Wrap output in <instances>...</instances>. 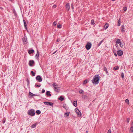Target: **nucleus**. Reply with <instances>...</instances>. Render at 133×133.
<instances>
[{
	"instance_id": "1",
	"label": "nucleus",
	"mask_w": 133,
	"mask_h": 133,
	"mask_svg": "<svg viewBox=\"0 0 133 133\" xmlns=\"http://www.w3.org/2000/svg\"><path fill=\"white\" fill-rule=\"evenodd\" d=\"M100 77L99 75H95L93 78L92 82L94 84L96 85L98 84L99 82Z\"/></svg>"
},
{
	"instance_id": "2",
	"label": "nucleus",
	"mask_w": 133,
	"mask_h": 133,
	"mask_svg": "<svg viewBox=\"0 0 133 133\" xmlns=\"http://www.w3.org/2000/svg\"><path fill=\"white\" fill-rule=\"evenodd\" d=\"M52 85L54 88V90L55 91L57 92H60L61 89L59 87H57L58 85L56 84L55 83L52 84Z\"/></svg>"
},
{
	"instance_id": "3",
	"label": "nucleus",
	"mask_w": 133,
	"mask_h": 133,
	"mask_svg": "<svg viewBox=\"0 0 133 133\" xmlns=\"http://www.w3.org/2000/svg\"><path fill=\"white\" fill-rule=\"evenodd\" d=\"M28 115L33 116L35 115V110L33 109H31L28 111Z\"/></svg>"
},
{
	"instance_id": "4",
	"label": "nucleus",
	"mask_w": 133,
	"mask_h": 133,
	"mask_svg": "<svg viewBox=\"0 0 133 133\" xmlns=\"http://www.w3.org/2000/svg\"><path fill=\"white\" fill-rule=\"evenodd\" d=\"M91 44L89 42H88L85 46V48L87 50L90 49L91 47Z\"/></svg>"
},
{
	"instance_id": "5",
	"label": "nucleus",
	"mask_w": 133,
	"mask_h": 133,
	"mask_svg": "<svg viewBox=\"0 0 133 133\" xmlns=\"http://www.w3.org/2000/svg\"><path fill=\"white\" fill-rule=\"evenodd\" d=\"M75 111L78 116H81V114L79 110L77 108L75 109Z\"/></svg>"
},
{
	"instance_id": "6",
	"label": "nucleus",
	"mask_w": 133,
	"mask_h": 133,
	"mask_svg": "<svg viewBox=\"0 0 133 133\" xmlns=\"http://www.w3.org/2000/svg\"><path fill=\"white\" fill-rule=\"evenodd\" d=\"M44 104L47 105H50L52 107H53V103L52 102H44Z\"/></svg>"
},
{
	"instance_id": "7",
	"label": "nucleus",
	"mask_w": 133,
	"mask_h": 133,
	"mask_svg": "<svg viewBox=\"0 0 133 133\" xmlns=\"http://www.w3.org/2000/svg\"><path fill=\"white\" fill-rule=\"evenodd\" d=\"M36 79L39 82H41L42 81V79L41 76L39 75L37 76L36 78Z\"/></svg>"
},
{
	"instance_id": "8",
	"label": "nucleus",
	"mask_w": 133,
	"mask_h": 133,
	"mask_svg": "<svg viewBox=\"0 0 133 133\" xmlns=\"http://www.w3.org/2000/svg\"><path fill=\"white\" fill-rule=\"evenodd\" d=\"M118 55L119 56H121L123 54V52L122 50H119L117 51Z\"/></svg>"
},
{
	"instance_id": "9",
	"label": "nucleus",
	"mask_w": 133,
	"mask_h": 133,
	"mask_svg": "<svg viewBox=\"0 0 133 133\" xmlns=\"http://www.w3.org/2000/svg\"><path fill=\"white\" fill-rule=\"evenodd\" d=\"M27 37L26 36H25L22 39L23 42L25 44L27 43Z\"/></svg>"
},
{
	"instance_id": "10",
	"label": "nucleus",
	"mask_w": 133,
	"mask_h": 133,
	"mask_svg": "<svg viewBox=\"0 0 133 133\" xmlns=\"http://www.w3.org/2000/svg\"><path fill=\"white\" fill-rule=\"evenodd\" d=\"M35 63L34 61L33 60H30L29 62V64L31 66H32V64Z\"/></svg>"
},
{
	"instance_id": "11",
	"label": "nucleus",
	"mask_w": 133,
	"mask_h": 133,
	"mask_svg": "<svg viewBox=\"0 0 133 133\" xmlns=\"http://www.w3.org/2000/svg\"><path fill=\"white\" fill-rule=\"evenodd\" d=\"M65 8L66 10L68 11L70 9V5L69 4V3H67L65 5Z\"/></svg>"
},
{
	"instance_id": "12",
	"label": "nucleus",
	"mask_w": 133,
	"mask_h": 133,
	"mask_svg": "<svg viewBox=\"0 0 133 133\" xmlns=\"http://www.w3.org/2000/svg\"><path fill=\"white\" fill-rule=\"evenodd\" d=\"M23 21L24 22V25L25 27V29L27 30V25L26 23V22L23 19Z\"/></svg>"
},
{
	"instance_id": "13",
	"label": "nucleus",
	"mask_w": 133,
	"mask_h": 133,
	"mask_svg": "<svg viewBox=\"0 0 133 133\" xmlns=\"http://www.w3.org/2000/svg\"><path fill=\"white\" fill-rule=\"evenodd\" d=\"M39 52L38 50H37V54L35 55V57L37 59H38L39 55Z\"/></svg>"
},
{
	"instance_id": "14",
	"label": "nucleus",
	"mask_w": 133,
	"mask_h": 133,
	"mask_svg": "<svg viewBox=\"0 0 133 133\" xmlns=\"http://www.w3.org/2000/svg\"><path fill=\"white\" fill-rule=\"evenodd\" d=\"M125 28L124 25H122L121 26V30L122 32H125Z\"/></svg>"
},
{
	"instance_id": "15",
	"label": "nucleus",
	"mask_w": 133,
	"mask_h": 133,
	"mask_svg": "<svg viewBox=\"0 0 133 133\" xmlns=\"http://www.w3.org/2000/svg\"><path fill=\"white\" fill-rule=\"evenodd\" d=\"M50 92L49 91H47L46 94V95L47 96L50 97L51 95Z\"/></svg>"
},
{
	"instance_id": "16",
	"label": "nucleus",
	"mask_w": 133,
	"mask_h": 133,
	"mask_svg": "<svg viewBox=\"0 0 133 133\" xmlns=\"http://www.w3.org/2000/svg\"><path fill=\"white\" fill-rule=\"evenodd\" d=\"M34 50L33 49L29 50L28 51V52L30 54H31L34 52Z\"/></svg>"
},
{
	"instance_id": "17",
	"label": "nucleus",
	"mask_w": 133,
	"mask_h": 133,
	"mask_svg": "<svg viewBox=\"0 0 133 133\" xmlns=\"http://www.w3.org/2000/svg\"><path fill=\"white\" fill-rule=\"evenodd\" d=\"M63 107L65 108L66 110H68L69 109V107H67L66 104H64L63 105Z\"/></svg>"
},
{
	"instance_id": "18",
	"label": "nucleus",
	"mask_w": 133,
	"mask_h": 133,
	"mask_svg": "<svg viewBox=\"0 0 133 133\" xmlns=\"http://www.w3.org/2000/svg\"><path fill=\"white\" fill-rule=\"evenodd\" d=\"M103 70L104 71H105L106 73L108 75H109L108 72L107 70V68L105 66H104V68H103Z\"/></svg>"
},
{
	"instance_id": "19",
	"label": "nucleus",
	"mask_w": 133,
	"mask_h": 133,
	"mask_svg": "<svg viewBox=\"0 0 133 133\" xmlns=\"http://www.w3.org/2000/svg\"><path fill=\"white\" fill-rule=\"evenodd\" d=\"M119 67L118 66L115 67L113 69V70L114 71L117 70L119 69Z\"/></svg>"
},
{
	"instance_id": "20",
	"label": "nucleus",
	"mask_w": 133,
	"mask_h": 133,
	"mask_svg": "<svg viewBox=\"0 0 133 133\" xmlns=\"http://www.w3.org/2000/svg\"><path fill=\"white\" fill-rule=\"evenodd\" d=\"M73 105L75 107H77V101H74V102Z\"/></svg>"
},
{
	"instance_id": "21",
	"label": "nucleus",
	"mask_w": 133,
	"mask_h": 133,
	"mask_svg": "<svg viewBox=\"0 0 133 133\" xmlns=\"http://www.w3.org/2000/svg\"><path fill=\"white\" fill-rule=\"evenodd\" d=\"M89 82L88 80L87 79L85 80L83 82V84H85Z\"/></svg>"
},
{
	"instance_id": "22",
	"label": "nucleus",
	"mask_w": 133,
	"mask_h": 133,
	"mask_svg": "<svg viewBox=\"0 0 133 133\" xmlns=\"http://www.w3.org/2000/svg\"><path fill=\"white\" fill-rule=\"evenodd\" d=\"M37 124V123H35L34 124H32L31 126V127L32 128H35L36 126V125Z\"/></svg>"
},
{
	"instance_id": "23",
	"label": "nucleus",
	"mask_w": 133,
	"mask_h": 133,
	"mask_svg": "<svg viewBox=\"0 0 133 133\" xmlns=\"http://www.w3.org/2000/svg\"><path fill=\"white\" fill-rule=\"evenodd\" d=\"M113 51L114 54V55L115 57H117V54L115 52V50L114 49H113Z\"/></svg>"
},
{
	"instance_id": "24",
	"label": "nucleus",
	"mask_w": 133,
	"mask_h": 133,
	"mask_svg": "<svg viewBox=\"0 0 133 133\" xmlns=\"http://www.w3.org/2000/svg\"><path fill=\"white\" fill-rule=\"evenodd\" d=\"M121 18H119L118 21V26H120L121 25Z\"/></svg>"
},
{
	"instance_id": "25",
	"label": "nucleus",
	"mask_w": 133,
	"mask_h": 133,
	"mask_svg": "<svg viewBox=\"0 0 133 133\" xmlns=\"http://www.w3.org/2000/svg\"><path fill=\"white\" fill-rule=\"evenodd\" d=\"M36 112L37 115H39L41 113V111L39 110H38L36 111Z\"/></svg>"
},
{
	"instance_id": "26",
	"label": "nucleus",
	"mask_w": 133,
	"mask_h": 133,
	"mask_svg": "<svg viewBox=\"0 0 133 133\" xmlns=\"http://www.w3.org/2000/svg\"><path fill=\"white\" fill-rule=\"evenodd\" d=\"M64 99L62 96H60L58 98V99L61 100V101H62L64 100Z\"/></svg>"
},
{
	"instance_id": "27",
	"label": "nucleus",
	"mask_w": 133,
	"mask_h": 133,
	"mask_svg": "<svg viewBox=\"0 0 133 133\" xmlns=\"http://www.w3.org/2000/svg\"><path fill=\"white\" fill-rule=\"evenodd\" d=\"M6 119L5 117L3 118V120H2V123L3 124H4L5 123V121H6Z\"/></svg>"
},
{
	"instance_id": "28",
	"label": "nucleus",
	"mask_w": 133,
	"mask_h": 133,
	"mask_svg": "<svg viewBox=\"0 0 133 133\" xmlns=\"http://www.w3.org/2000/svg\"><path fill=\"white\" fill-rule=\"evenodd\" d=\"M30 73L31 74V75L32 76H35V73L33 71H31Z\"/></svg>"
},
{
	"instance_id": "29",
	"label": "nucleus",
	"mask_w": 133,
	"mask_h": 133,
	"mask_svg": "<svg viewBox=\"0 0 133 133\" xmlns=\"http://www.w3.org/2000/svg\"><path fill=\"white\" fill-rule=\"evenodd\" d=\"M103 39L97 45L98 46H99L101 44H102V43L103 42Z\"/></svg>"
},
{
	"instance_id": "30",
	"label": "nucleus",
	"mask_w": 133,
	"mask_h": 133,
	"mask_svg": "<svg viewBox=\"0 0 133 133\" xmlns=\"http://www.w3.org/2000/svg\"><path fill=\"white\" fill-rule=\"evenodd\" d=\"M119 45L122 48L123 46V43H122V42H121L119 43Z\"/></svg>"
},
{
	"instance_id": "31",
	"label": "nucleus",
	"mask_w": 133,
	"mask_h": 133,
	"mask_svg": "<svg viewBox=\"0 0 133 133\" xmlns=\"http://www.w3.org/2000/svg\"><path fill=\"white\" fill-rule=\"evenodd\" d=\"M125 102H126L128 104H129V102L128 99H127L125 100Z\"/></svg>"
},
{
	"instance_id": "32",
	"label": "nucleus",
	"mask_w": 133,
	"mask_h": 133,
	"mask_svg": "<svg viewBox=\"0 0 133 133\" xmlns=\"http://www.w3.org/2000/svg\"><path fill=\"white\" fill-rule=\"evenodd\" d=\"M62 27V25H61L59 24H57V28H60Z\"/></svg>"
},
{
	"instance_id": "33",
	"label": "nucleus",
	"mask_w": 133,
	"mask_h": 133,
	"mask_svg": "<svg viewBox=\"0 0 133 133\" xmlns=\"http://www.w3.org/2000/svg\"><path fill=\"white\" fill-rule=\"evenodd\" d=\"M32 94L33 93H31V92H29V96H30V97H32Z\"/></svg>"
},
{
	"instance_id": "34",
	"label": "nucleus",
	"mask_w": 133,
	"mask_h": 133,
	"mask_svg": "<svg viewBox=\"0 0 133 133\" xmlns=\"http://www.w3.org/2000/svg\"><path fill=\"white\" fill-rule=\"evenodd\" d=\"M121 42L120 40L119 39H117L116 42V43L118 44H119Z\"/></svg>"
},
{
	"instance_id": "35",
	"label": "nucleus",
	"mask_w": 133,
	"mask_h": 133,
	"mask_svg": "<svg viewBox=\"0 0 133 133\" xmlns=\"http://www.w3.org/2000/svg\"><path fill=\"white\" fill-rule=\"evenodd\" d=\"M69 114H70L69 112H67L65 113L64 114V115H66L67 116H69Z\"/></svg>"
},
{
	"instance_id": "36",
	"label": "nucleus",
	"mask_w": 133,
	"mask_h": 133,
	"mask_svg": "<svg viewBox=\"0 0 133 133\" xmlns=\"http://www.w3.org/2000/svg\"><path fill=\"white\" fill-rule=\"evenodd\" d=\"M104 26L105 27V29H106L109 26V25L108 24H106L104 25Z\"/></svg>"
},
{
	"instance_id": "37",
	"label": "nucleus",
	"mask_w": 133,
	"mask_h": 133,
	"mask_svg": "<svg viewBox=\"0 0 133 133\" xmlns=\"http://www.w3.org/2000/svg\"><path fill=\"white\" fill-rule=\"evenodd\" d=\"M41 84H39V85H37V84H36L35 85V87H37L38 88H39L41 87Z\"/></svg>"
},
{
	"instance_id": "38",
	"label": "nucleus",
	"mask_w": 133,
	"mask_h": 133,
	"mask_svg": "<svg viewBox=\"0 0 133 133\" xmlns=\"http://www.w3.org/2000/svg\"><path fill=\"white\" fill-rule=\"evenodd\" d=\"M83 91L82 89H81L80 91H79V93L81 94H83Z\"/></svg>"
},
{
	"instance_id": "39",
	"label": "nucleus",
	"mask_w": 133,
	"mask_h": 133,
	"mask_svg": "<svg viewBox=\"0 0 133 133\" xmlns=\"http://www.w3.org/2000/svg\"><path fill=\"white\" fill-rule=\"evenodd\" d=\"M121 76L122 77V78H123L124 77V74L123 72H122L121 73Z\"/></svg>"
},
{
	"instance_id": "40",
	"label": "nucleus",
	"mask_w": 133,
	"mask_h": 133,
	"mask_svg": "<svg viewBox=\"0 0 133 133\" xmlns=\"http://www.w3.org/2000/svg\"><path fill=\"white\" fill-rule=\"evenodd\" d=\"M130 132H133V127H131L130 128Z\"/></svg>"
},
{
	"instance_id": "41",
	"label": "nucleus",
	"mask_w": 133,
	"mask_h": 133,
	"mask_svg": "<svg viewBox=\"0 0 133 133\" xmlns=\"http://www.w3.org/2000/svg\"><path fill=\"white\" fill-rule=\"evenodd\" d=\"M13 12L14 13L15 16H16V15H17V14L16 13L15 10L14 9L13 10Z\"/></svg>"
},
{
	"instance_id": "42",
	"label": "nucleus",
	"mask_w": 133,
	"mask_h": 133,
	"mask_svg": "<svg viewBox=\"0 0 133 133\" xmlns=\"http://www.w3.org/2000/svg\"><path fill=\"white\" fill-rule=\"evenodd\" d=\"M91 23L92 24V25H94L95 24L94 23V20L92 19L91 20Z\"/></svg>"
},
{
	"instance_id": "43",
	"label": "nucleus",
	"mask_w": 133,
	"mask_h": 133,
	"mask_svg": "<svg viewBox=\"0 0 133 133\" xmlns=\"http://www.w3.org/2000/svg\"><path fill=\"white\" fill-rule=\"evenodd\" d=\"M56 24H57V23L56 21H54L53 23V25L54 26H56Z\"/></svg>"
},
{
	"instance_id": "44",
	"label": "nucleus",
	"mask_w": 133,
	"mask_h": 133,
	"mask_svg": "<svg viewBox=\"0 0 133 133\" xmlns=\"http://www.w3.org/2000/svg\"><path fill=\"white\" fill-rule=\"evenodd\" d=\"M127 7H125L123 9V10H124V11H126L127 10Z\"/></svg>"
},
{
	"instance_id": "45",
	"label": "nucleus",
	"mask_w": 133,
	"mask_h": 133,
	"mask_svg": "<svg viewBox=\"0 0 133 133\" xmlns=\"http://www.w3.org/2000/svg\"><path fill=\"white\" fill-rule=\"evenodd\" d=\"M130 118H129L127 119V123H129V122Z\"/></svg>"
},
{
	"instance_id": "46",
	"label": "nucleus",
	"mask_w": 133,
	"mask_h": 133,
	"mask_svg": "<svg viewBox=\"0 0 133 133\" xmlns=\"http://www.w3.org/2000/svg\"><path fill=\"white\" fill-rule=\"evenodd\" d=\"M111 130L110 129L109 130L108 132H107V133H111Z\"/></svg>"
},
{
	"instance_id": "47",
	"label": "nucleus",
	"mask_w": 133,
	"mask_h": 133,
	"mask_svg": "<svg viewBox=\"0 0 133 133\" xmlns=\"http://www.w3.org/2000/svg\"><path fill=\"white\" fill-rule=\"evenodd\" d=\"M45 92V90L44 89H42V93H43Z\"/></svg>"
},
{
	"instance_id": "48",
	"label": "nucleus",
	"mask_w": 133,
	"mask_h": 133,
	"mask_svg": "<svg viewBox=\"0 0 133 133\" xmlns=\"http://www.w3.org/2000/svg\"><path fill=\"white\" fill-rule=\"evenodd\" d=\"M56 7V6L55 5H54L52 7L54 8H55Z\"/></svg>"
},
{
	"instance_id": "49",
	"label": "nucleus",
	"mask_w": 133,
	"mask_h": 133,
	"mask_svg": "<svg viewBox=\"0 0 133 133\" xmlns=\"http://www.w3.org/2000/svg\"><path fill=\"white\" fill-rule=\"evenodd\" d=\"M71 7L72 8V9H74V6L72 4H71Z\"/></svg>"
},
{
	"instance_id": "50",
	"label": "nucleus",
	"mask_w": 133,
	"mask_h": 133,
	"mask_svg": "<svg viewBox=\"0 0 133 133\" xmlns=\"http://www.w3.org/2000/svg\"><path fill=\"white\" fill-rule=\"evenodd\" d=\"M60 41V39L59 38H58L57 40V41H56V42H58L59 41Z\"/></svg>"
},
{
	"instance_id": "51",
	"label": "nucleus",
	"mask_w": 133,
	"mask_h": 133,
	"mask_svg": "<svg viewBox=\"0 0 133 133\" xmlns=\"http://www.w3.org/2000/svg\"><path fill=\"white\" fill-rule=\"evenodd\" d=\"M87 97V96L84 95L83 96V97L84 98H85Z\"/></svg>"
},
{
	"instance_id": "52",
	"label": "nucleus",
	"mask_w": 133,
	"mask_h": 133,
	"mask_svg": "<svg viewBox=\"0 0 133 133\" xmlns=\"http://www.w3.org/2000/svg\"><path fill=\"white\" fill-rule=\"evenodd\" d=\"M57 51V50L56 51H55L54 52L53 54H54L56 52V51Z\"/></svg>"
},
{
	"instance_id": "53",
	"label": "nucleus",
	"mask_w": 133,
	"mask_h": 133,
	"mask_svg": "<svg viewBox=\"0 0 133 133\" xmlns=\"http://www.w3.org/2000/svg\"><path fill=\"white\" fill-rule=\"evenodd\" d=\"M36 95H35V94H32V96H36Z\"/></svg>"
},
{
	"instance_id": "54",
	"label": "nucleus",
	"mask_w": 133,
	"mask_h": 133,
	"mask_svg": "<svg viewBox=\"0 0 133 133\" xmlns=\"http://www.w3.org/2000/svg\"><path fill=\"white\" fill-rule=\"evenodd\" d=\"M116 46L117 47V46H118V45H117V44H116Z\"/></svg>"
},
{
	"instance_id": "55",
	"label": "nucleus",
	"mask_w": 133,
	"mask_h": 133,
	"mask_svg": "<svg viewBox=\"0 0 133 133\" xmlns=\"http://www.w3.org/2000/svg\"><path fill=\"white\" fill-rule=\"evenodd\" d=\"M131 127H133V121L132 122V126H131Z\"/></svg>"
},
{
	"instance_id": "56",
	"label": "nucleus",
	"mask_w": 133,
	"mask_h": 133,
	"mask_svg": "<svg viewBox=\"0 0 133 133\" xmlns=\"http://www.w3.org/2000/svg\"><path fill=\"white\" fill-rule=\"evenodd\" d=\"M85 133H88V131H86Z\"/></svg>"
},
{
	"instance_id": "57",
	"label": "nucleus",
	"mask_w": 133,
	"mask_h": 133,
	"mask_svg": "<svg viewBox=\"0 0 133 133\" xmlns=\"http://www.w3.org/2000/svg\"><path fill=\"white\" fill-rule=\"evenodd\" d=\"M116 0H112V1H115Z\"/></svg>"
},
{
	"instance_id": "58",
	"label": "nucleus",
	"mask_w": 133,
	"mask_h": 133,
	"mask_svg": "<svg viewBox=\"0 0 133 133\" xmlns=\"http://www.w3.org/2000/svg\"><path fill=\"white\" fill-rule=\"evenodd\" d=\"M27 82H28V83H29V81H28Z\"/></svg>"
}]
</instances>
